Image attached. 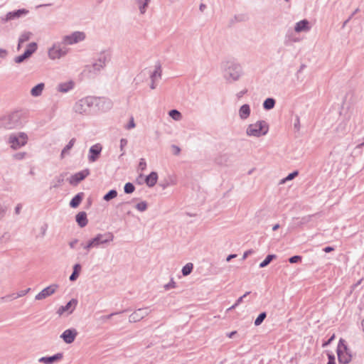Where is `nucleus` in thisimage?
Masks as SVG:
<instances>
[{
  "mask_svg": "<svg viewBox=\"0 0 364 364\" xmlns=\"http://www.w3.org/2000/svg\"><path fill=\"white\" fill-rule=\"evenodd\" d=\"M336 353L338 362L341 364H348L352 360V351L348 348L346 341L343 338H341L338 341Z\"/></svg>",
  "mask_w": 364,
  "mask_h": 364,
  "instance_id": "1",
  "label": "nucleus"
},
{
  "mask_svg": "<svg viewBox=\"0 0 364 364\" xmlns=\"http://www.w3.org/2000/svg\"><path fill=\"white\" fill-rule=\"evenodd\" d=\"M268 126L264 122H257L255 124H251L247 129V134L250 136L259 137L265 135L268 132Z\"/></svg>",
  "mask_w": 364,
  "mask_h": 364,
  "instance_id": "2",
  "label": "nucleus"
},
{
  "mask_svg": "<svg viewBox=\"0 0 364 364\" xmlns=\"http://www.w3.org/2000/svg\"><path fill=\"white\" fill-rule=\"evenodd\" d=\"M112 235L111 234L108 235H97L95 238L90 240L87 245L84 246V248L87 250H89L90 248L92 247H97L100 245L107 243L109 241L112 240Z\"/></svg>",
  "mask_w": 364,
  "mask_h": 364,
  "instance_id": "3",
  "label": "nucleus"
},
{
  "mask_svg": "<svg viewBox=\"0 0 364 364\" xmlns=\"http://www.w3.org/2000/svg\"><path fill=\"white\" fill-rule=\"evenodd\" d=\"M28 141V136L25 133L12 134L9 138V143L13 149H17L24 146Z\"/></svg>",
  "mask_w": 364,
  "mask_h": 364,
  "instance_id": "4",
  "label": "nucleus"
},
{
  "mask_svg": "<svg viewBox=\"0 0 364 364\" xmlns=\"http://www.w3.org/2000/svg\"><path fill=\"white\" fill-rule=\"evenodd\" d=\"M67 53L68 49L66 48L55 44L48 50V56L51 60H55L65 55Z\"/></svg>",
  "mask_w": 364,
  "mask_h": 364,
  "instance_id": "5",
  "label": "nucleus"
},
{
  "mask_svg": "<svg viewBox=\"0 0 364 364\" xmlns=\"http://www.w3.org/2000/svg\"><path fill=\"white\" fill-rule=\"evenodd\" d=\"M92 104V100L90 98H84L79 100L75 105V112L83 114L86 113Z\"/></svg>",
  "mask_w": 364,
  "mask_h": 364,
  "instance_id": "6",
  "label": "nucleus"
},
{
  "mask_svg": "<svg viewBox=\"0 0 364 364\" xmlns=\"http://www.w3.org/2000/svg\"><path fill=\"white\" fill-rule=\"evenodd\" d=\"M85 35L82 32H75L70 36H66L63 38L65 44H73L84 40Z\"/></svg>",
  "mask_w": 364,
  "mask_h": 364,
  "instance_id": "7",
  "label": "nucleus"
},
{
  "mask_svg": "<svg viewBox=\"0 0 364 364\" xmlns=\"http://www.w3.org/2000/svg\"><path fill=\"white\" fill-rule=\"evenodd\" d=\"M58 287V286L57 284H52L49 287H47L36 296V299L42 300L46 299V297L54 294L57 290Z\"/></svg>",
  "mask_w": 364,
  "mask_h": 364,
  "instance_id": "8",
  "label": "nucleus"
},
{
  "mask_svg": "<svg viewBox=\"0 0 364 364\" xmlns=\"http://www.w3.org/2000/svg\"><path fill=\"white\" fill-rule=\"evenodd\" d=\"M77 335V331L75 329H67L61 334L60 338L65 343L70 344L75 341Z\"/></svg>",
  "mask_w": 364,
  "mask_h": 364,
  "instance_id": "9",
  "label": "nucleus"
},
{
  "mask_svg": "<svg viewBox=\"0 0 364 364\" xmlns=\"http://www.w3.org/2000/svg\"><path fill=\"white\" fill-rule=\"evenodd\" d=\"M102 146L100 144H97L90 147L89 151V160L90 162L95 161L102 151Z\"/></svg>",
  "mask_w": 364,
  "mask_h": 364,
  "instance_id": "10",
  "label": "nucleus"
},
{
  "mask_svg": "<svg viewBox=\"0 0 364 364\" xmlns=\"http://www.w3.org/2000/svg\"><path fill=\"white\" fill-rule=\"evenodd\" d=\"M149 314V309L147 308L145 309H139L137 311H134L129 316V320L133 322H136L143 318L145 316Z\"/></svg>",
  "mask_w": 364,
  "mask_h": 364,
  "instance_id": "11",
  "label": "nucleus"
},
{
  "mask_svg": "<svg viewBox=\"0 0 364 364\" xmlns=\"http://www.w3.org/2000/svg\"><path fill=\"white\" fill-rule=\"evenodd\" d=\"M28 13V11L25 9H19V10H17L15 11L8 13L3 20L4 21H8L12 20L16 18H19L22 15H26Z\"/></svg>",
  "mask_w": 364,
  "mask_h": 364,
  "instance_id": "12",
  "label": "nucleus"
},
{
  "mask_svg": "<svg viewBox=\"0 0 364 364\" xmlns=\"http://www.w3.org/2000/svg\"><path fill=\"white\" fill-rule=\"evenodd\" d=\"M63 358L62 353H57L50 357H42L39 359V361L44 364H53L55 362H57Z\"/></svg>",
  "mask_w": 364,
  "mask_h": 364,
  "instance_id": "13",
  "label": "nucleus"
},
{
  "mask_svg": "<svg viewBox=\"0 0 364 364\" xmlns=\"http://www.w3.org/2000/svg\"><path fill=\"white\" fill-rule=\"evenodd\" d=\"M76 305H77V300L72 299L65 306H61L58 309V312L60 315L63 314L64 312H65L67 311H69L70 313H71L75 309Z\"/></svg>",
  "mask_w": 364,
  "mask_h": 364,
  "instance_id": "14",
  "label": "nucleus"
},
{
  "mask_svg": "<svg viewBox=\"0 0 364 364\" xmlns=\"http://www.w3.org/2000/svg\"><path fill=\"white\" fill-rule=\"evenodd\" d=\"M158 180V174L156 172H151L146 178V183L148 186L152 187L154 186Z\"/></svg>",
  "mask_w": 364,
  "mask_h": 364,
  "instance_id": "15",
  "label": "nucleus"
},
{
  "mask_svg": "<svg viewBox=\"0 0 364 364\" xmlns=\"http://www.w3.org/2000/svg\"><path fill=\"white\" fill-rule=\"evenodd\" d=\"M76 221L80 227H85L87 224V215L85 212H80L76 215Z\"/></svg>",
  "mask_w": 364,
  "mask_h": 364,
  "instance_id": "16",
  "label": "nucleus"
},
{
  "mask_svg": "<svg viewBox=\"0 0 364 364\" xmlns=\"http://www.w3.org/2000/svg\"><path fill=\"white\" fill-rule=\"evenodd\" d=\"M250 114V108L248 105H243L240 110H239V115L241 119H247Z\"/></svg>",
  "mask_w": 364,
  "mask_h": 364,
  "instance_id": "17",
  "label": "nucleus"
},
{
  "mask_svg": "<svg viewBox=\"0 0 364 364\" xmlns=\"http://www.w3.org/2000/svg\"><path fill=\"white\" fill-rule=\"evenodd\" d=\"M309 29V22L306 20H303L298 22L295 26V31L296 32L308 31Z\"/></svg>",
  "mask_w": 364,
  "mask_h": 364,
  "instance_id": "18",
  "label": "nucleus"
},
{
  "mask_svg": "<svg viewBox=\"0 0 364 364\" xmlns=\"http://www.w3.org/2000/svg\"><path fill=\"white\" fill-rule=\"evenodd\" d=\"M73 87V82L70 81L67 82H64L62 84H60L58 85V90L62 92H68V90H71Z\"/></svg>",
  "mask_w": 364,
  "mask_h": 364,
  "instance_id": "19",
  "label": "nucleus"
},
{
  "mask_svg": "<svg viewBox=\"0 0 364 364\" xmlns=\"http://www.w3.org/2000/svg\"><path fill=\"white\" fill-rule=\"evenodd\" d=\"M43 89H44V84L40 83L32 88L31 93L34 97L39 96L42 93Z\"/></svg>",
  "mask_w": 364,
  "mask_h": 364,
  "instance_id": "20",
  "label": "nucleus"
},
{
  "mask_svg": "<svg viewBox=\"0 0 364 364\" xmlns=\"http://www.w3.org/2000/svg\"><path fill=\"white\" fill-rule=\"evenodd\" d=\"M89 174L88 170H84L81 172L77 173L73 176V180L76 182H79L83 180Z\"/></svg>",
  "mask_w": 364,
  "mask_h": 364,
  "instance_id": "21",
  "label": "nucleus"
},
{
  "mask_svg": "<svg viewBox=\"0 0 364 364\" xmlns=\"http://www.w3.org/2000/svg\"><path fill=\"white\" fill-rule=\"evenodd\" d=\"M31 35L32 33L31 32H24L21 34L18 40V50L20 49L21 45L23 43L28 41L30 39Z\"/></svg>",
  "mask_w": 364,
  "mask_h": 364,
  "instance_id": "22",
  "label": "nucleus"
},
{
  "mask_svg": "<svg viewBox=\"0 0 364 364\" xmlns=\"http://www.w3.org/2000/svg\"><path fill=\"white\" fill-rule=\"evenodd\" d=\"M82 199V193H79L77 196H75L72 200L70 201V206L73 208H76L79 205V204L81 203Z\"/></svg>",
  "mask_w": 364,
  "mask_h": 364,
  "instance_id": "23",
  "label": "nucleus"
},
{
  "mask_svg": "<svg viewBox=\"0 0 364 364\" xmlns=\"http://www.w3.org/2000/svg\"><path fill=\"white\" fill-rule=\"evenodd\" d=\"M81 271V266L79 264H76L73 267V272L70 277L71 281H75L79 276Z\"/></svg>",
  "mask_w": 364,
  "mask_h": 364,
  "instance_id": "24",
  "label": "nucleus"
},
{
  "mask_svg": "<svg viewBox=\"0 0 364 364\" xmlns=\"http://www.w3.org/2000/svg\"><path fill=\"white\" fill-rule=\"evenodd\" d=\"M75 142V139H72L69 143L66 145V146L63 149L61 153V156L64 157L65 155L68 152V151L73 146Z\"/></svg>",
  "mask_w": 364,
  "mask_h": 364,
  "instance_id": "25",
  "label": "nucleus"
},
{
  "mask_svg": "<svg viewBox=\"0 0 364 364\" xmlns=\"http://www.w3.org/2000/svg\"><path fill=\"white\" fill-rule=\"evenodd\" d=\"M276 256L274 255H267L265 259L259 264V267L263 268L267 266L271 262V261Z\"/></svg>",
  "mask_w": 364,
  "mask_h": 364,
  "instance_id": "26",
  "label": "nucleus"
},
{
  "mask_svg": "<svg viewBox=\"0 0 364 364\" xmlns=\"http://www.w3.org/2000/svg\"><path fill=\"white\" fill-rule=\"evenodd\" d=\"M275 101L272 98H267L263 104L264 109H270L274 107Z\"/></svg>",
  "mask_w": 364,
  "mask_h": 364,
  "instance_id": "27",
  "label": "nucleus"
},
{
  "mask_svg": "<svg viewBox=\"0 0 364 364\" xmlns=\"http://www.w3.org/2000/svg\"><path fill=\"white\" fill-rule=\"evenodd\" d=\"M193 264L188 263L182 269V273L184 276L188 275L193 270Z\"/></svg>",
  "mask_w": 364,
  "mask_h": 364,
  "instance_id": "28",
  "label": "nucleus"
},
{
  "mask_svg": "<svg viewBox=\"0 0 364 364\" xmlns=\"http://www.w3.org/2000/svg\"><path fill=\"white\" fill-rule=\"evenodd\" d=\"M168 114L174 120L178 121L181 119V114L176 109L171 110Z\"/></svg>",
  "mask_w": 364,
  "mask_h": 364,
  "instance_id": "29",
  "label": "nucleus"
},
{
  "mask_svg": "<svg viewBox=\"0 0 364 364\" xmlns=\"http://www.w3.org/2000/svg\"><path fill=\"white\" fill-rule=\"evenodd\" d=\"M117 196V192L115 190H111L104 196V200L108 201L111 199L116 198Z\"/></svg>",
  "mask_w": 364,
  "mask_h": 364,
  "instance_id": "30",
  "label": "nucleus"
},
{
  "mask_svg": "<svg viewBox=\"0 0 364 364\" xmlns=\"http://www.w3.org/2000/svg\"><path fill=\"white\" fill-rule=\"evenodd\" d=\"M37 49V44L36 43H31L28 45L26 52H28V55L31 56Z\"/></svg>",
  "mask_w": 364,
  "mask_h": 364,
  "instance_id": "31",
  "label": "nucleus"
},
{
  "mask_svg": "<svg viewBox=\"0 0 364 364\" xmlns=\"http://www.w3.org/2000/svg\"><path fill=\"white\" fill-rule=\"evenodd\" d=\"M29 57L28 52L25 51L23 55L16 57L14 60L16 63H21Z\"/></svg>",
  "mask_w": 364,
  "mask_h": 364,
  "instance_id": "32",
  "label": "nucleus"
},
{
  "mask_svg": "<svg viewBox=\"0 0 364 364\" xmlns=\"http://www.w3.org/2000/svg\"><path fill=\"white\" fill-rule=\"evenodd\" d=\"M29 57L28 52L25 51L23 55L16 57L14 60L16 63H21Z\"/></svg>",
  "mask_w": 364,
  "mask_h": 364,
  "instance_id": "33",
  "label": "nucleus"
},
{
  "mask_svg": "<svg viewBox=\"0 0 364 364\" xmlns=\"http://www.w3.org/2000/svg\"><path fill=\"white\" fill-rule=\"evenodd\" d=\"M149 0H138L139 9L141 14L145 12V6L148 4Z\"/></svg>",
  "mask_w": 364,
  "mask_h": 364,
  "instance_id": "34",
  "label": "nucleus"
},
{
  "mask_svg": "<svg viewBox=\"0 0 364 364\" xmlns=\"http://www.w3.org/2000/svg\"><path fill=\"white\" fill-rule=\"evenodd\" d=\"M266 318V314L265 313H262L260 314L257 318L255 319V326H259L260 325L262 321H264V319Z\"/></svg>",
  "mask_w": 364,
  "mask_h": 364,
  "instance_id": "35",
  "label": "nucleus"
},
{
  "mask_svg": "<svg viewBox=\"0 0 364 364\" xmlns=\"http://www.w3.org/2000/svg\"><path fill=\"white\" fill-rule=\"evenodd\" d=\"M134 186L131 183H127L124 186V191L127 193H132L134 191Z\"/></svg>",
  "mask_w": 364,
  "mask_h": 364,
  "instance_id": "36",
  "label": "nucleus"
},
{
  "mask_svg": "<svg viewBox=\"0 0 364 364\" xmlns=\"http://www.w3.org/2000/svg\"><path fill=\"white\" fill-rule=\"evenodd\" d=\"M30 290H31V289L28 288L26 289L21 290V291H18L16 294V296H15V298H19V297H22V296L26 295L30 291Z\"/></svg>",
  "mask_w": 364,
  "mask_h": 364,
  "instance_id": "37",
  "label": "nucleus"
},
{
  "mask_svg": "<svg viewBox=\"0 0 364 364\" xmlns=\"http://www.w3.org/2000/svg\"><path fill=\"white\" fill-rule=\"evenodd\" d=\"M135 126H136V124H135V122H134V117H132L130 118V120H129V124H127V125L125 126V128H126L127 129H131L134 128V127H135Z\"/></svg>",
  "mask_w": 364,
  "mask_h": 364,
  "instance_id": "38",
  "label": "nucleus"
},
{
  "mask_svg": "<svg viewBox=\"0 0 364 364\" xmlns=\"http://www.w3.org/2000/svg\"><path fill=\"white\" fill-rule=\"evenodd\" d=\"M136 208L139 211H144L146 209V203L145 202H141L136 205Z\"/></svg>",
  "mask_w": 364,
  "mask_h": 364,
  "instance_id": "39",
  "label": "nucleus"
},
{
  "mask_svg": "<svg viewBox=\"0 0 364 364\" xmlns=\"http://www.w3.org/2000/svg\"><path fill=\"white\" fill-rule=\"evenodd\" d=\"M301 260V257L300 256H294L289 258L290 263H296Z\"/></svg>",
  "mask_w": 364,
  "mask_h": 364,
  "instance_id": "40",
  "label": "nucleus"
},
{
  "mask_svg": "<svg viewBox=\"0 0 364 364\" xmlns=\"http://www.w3.org/2000/svg\"><path fill=\"white\" fill-rule=\"evenodd\" d=\"M328 362L327 364H336L335 357L333 354L328 353Z\"/></svg>",
  "mask_w": 364,
  "mask_h": 364,
  "instance_id": "41",
  "label": "nucleus"
},
{
  "mask_svg": "<svg viewBox=\"0 0 364 364\" xmlns=\"http://www.w3.org/2000/svg\"><path fill=\"white\" fill-rule=\"evenodd\" d=\"M26 156V153L25 152H21V153H18L14 155V158L16 159H22L25 157Z\"/></svg>",
  "mask_w": 364,
  "mask_h": 364,
  "instance_id": "42",
  "label": "nucleus"
},
{
  "mask_svg": "<svg viewBox=\"0 0 364 364\" xmlns=\"http://www.w3.org/2000/svg\"><path fill=\"white\" fill-rule=\"evenodd\" d=\"M146 163L144 159H141L139 162V167L141 170H144L146 168Z\"/></svg>",
  "mask_w": 364,
  "mask_h": 364,
  "instance_id": "43",
  "label": "nucleus"
},
{
  "mask_svg": "<svg viewBox=\"0 0 364 364\" xmlns=\"http://www.w3.org/2000/svg\"><path fill=\"white\" fill-rule=\"evenodd\" d=\"M298 173L296 171V172H294V173H291L290 174H289L287 178H285L286 181H289V180H291L293 179L296 176H297Z\"/></svg>",
  "mask_w": 364,
  "mask_h": 364,
  "instance_id": "44",
  "label": "nucleus"
},
{
  "mask_svg": "<svg viewBox=\"0 0 364 364\" xmlns=\"http://www.w3.org/2000/svg\"><path fill=\"white\" fill-rule=\"evenodd\" d=\"M161 75V70L160 67L157 68L154 74L152 75V78H154L156 77H160Z\"/></svg>",
  "mask_w": 364,
  "mask_h": 364,
  "instance_id": "45",
  "label": "nucleus"
},
{
  "mask_svg": "<svg viewBox=\"0 0 364 364\" xmlns=\"http://www.w3.org/2000/svg\"><path fill=\"white\" fill-rule=\"evenodd\" d=\"M248 294H249V292H247L243 296H240L237 299V301L236 304H235V306H232V308H234L235 306L238 305L240 302H242L243 298H245Z\"/></svg>",
  "mask_w": 364,
  "mask_h": 364,
  "instance_id": "46",
  "label": "nucleus"
},
{
  "mask_svg": "<svg viewBox=\"0 0 364 364\" xmlns=\"http://www.w3.org/2000/svg\"><path fill=\"white\" fill-rule=\"evenodd\" d=\"M127 144V140L125 139H122L120 141L121 149H122Z\"/></svg>",
  "mask_w": 364,
  "mask_h": 364,
  "instance_id": "47",
  "label": "nucleus"
},
{
  "mask_svg": "<svg viewBox=\"0 0 364 364\" xmlns=\"http://www.w3.org/2000/svg\"><path fill=\"white\" fill-rule=\"evenodd\" d=\"M335 338V335L333 334L329 339L327 342L324 343L323 344V347H326V346H328Z\"/></svg>",
  "mask_w": 364,
  "mask_h": 364,
  "instance_id": "48",
  "label": "nucleus"
},
{
  "mask_svg": "<svg viewBox=\"0 0 364 364\" xmlns=\"http://www.w3.org/2000/svg\"><path fill=\"white\" fill-rule=\"evenodd\" d=\"M325 252H330L333 250V248L331 247H326L323 249Z\"/></svg>",
  "mask_w": 364,
  "mask_h": 364,
  "instance_id": "49",
  "label": "nucleus"
},
{
  "mask_svg": "<svg viewBox=\"0 0 364 364\" xmlns=\"http://www.w3.org/2000/svg\"><path fill=\"white\" fill-rule=\"evenodd\" d=\"M21 209V205H18L16 207V213L18 214L20 213Z\"/></svg>",
  "mask_w": 364,
  "mask_h": 364,
  "instance_id": "50",
  "label": "nucleus"
},
{
  "mask_svg": "<svg viewBox=\"0 0 364 364\" xmlns=\"http://www.w3.org/2000/svg\"><path fill=\"white\" fill-rule=\"evenodd\" d=\"M236 255H230L227 257V261L229 262L231 259L235 258Z\"/></svg>",
  "mask_w": 364,
  "mask_h": 364,
  "instance_id": "51",
  "label": "nucleus"
},
{
  "mask_svg": "<svg viewBox=\"0 0 364 364\" xmlns=\"http://www.w3.org/2000/svg\"><path fill=\"white\" fill-rule=\"evenodd\" d=\"M250 253H251V252H250V251H247V252H245L244 253V255H243V259H246V258H247V257Z\"/></svg>",
  "mask_w": 364,
  "mask_h": 364,
  "instance_id": "52",
  "label": "nucleus"
},
{
  "mask_svg": "<svg viewBox=\"0 0 364 364\" xmlns=\"http://www.w3.org/2000/svg\"><path fill=\"white\" fill-rule=\"evenodd\" d=\"M236 333H237L236 331H232V332H230V333H229L228 334V336L229 338H232L235 334H236Z\"/></svg>",
  "mask_w": 364,
  "mask_h": 364,
  "instance_id": "53",
  "label": "nucleus"
},
{
  "mask_svg": "<svg viewBox=\"0 0 364 364\" xmlns=\"http://www.w3.org/2000/svg\"><path fill=\"white\" fill-rule=\"evenodd\" d=\"M174 149H175V151H176V154H178L180 151V149H179L178 147L174 146Z\"/></svg>",
  "mask_w": 364,
  "mask_h": 364,
  "instance_id": "54",
  "label": "nucleus"
},
{
  "mask_svg": "<svg viewBox=\"0 0 364 364\" xmlns=\"http://www.w3.org/2000/svg\"><path fill=\"white\" fill-rule=\"evenodd\" d=\"M278 228H279V225H277H277H275L273 227V228H272V229H273V230H277Z\"/></svg>",
  "mask_w": 364,
  "mask_h": 364,
  "instance_id": "55",
  "label": "nucleus"
},
{
  "mask_svg": "<svg viewBox=\"0 0 364 364\" xmlns=\"http://www.w3.org/2000/svg\"><path fill=\"white\" fill-rule=\"evenodd\" d=\"M361 326H362L363 331H364V319L362 321Z\"/></svg>",
  "mask_w": 364,
  "mask_h": 364,
  "instance_id": "56",
  "label": "nucleus"
},
{
  "mask_svg": "<svg viewBox=\"0 0 364 364\" xmlns=\"http://www.w3.org/2000/svg\"><path fill=\"white\" fill-rule=\"evenodd\" d=\"M203 7H204V6H203V5H201V6H200V10H203Z\"/></svg>",
  "mask_w": 364,
  "mask_h": 364,
  "instance_id": "57",
  "label": "nucleus"
},
{
  "mask_svg": "<svg viewBox=\"0 0 364 364\" xmlns=\"http://www.w3.org/2000/svg\"><path fill=\"white\" fill-rule=\"evenodd\" d=\"M70 246L73 247L74 246V244L71 243Z\"/></svg>",
  "mask_w": 364,
  "mask_h": 364,
  "instance_id": "58",
  "label": "nucleus"
}]
</instances>
